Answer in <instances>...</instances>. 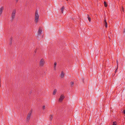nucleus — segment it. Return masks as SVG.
Listing matches in <instances>:
<instances>
[{
    "instance_id": "1",
    "label": "nucleus",
    "mask_w": 125,
    "mask_h": 125,
    "mask_svg": "<svg viewBox=\"0 0 125 125\" xmlns=\"http://www.w3.org/2000/svg\"><path fill=\"white\" fill-rule=\"evenodd\" d=\"M39 15L38 14V10H36L35 13L34 21L35 23H37L39 20Z\"/></svg>"
},
{
    "instance_id": "2",
    "label": "nucleus",
    "mask_w": 125,
    "mask_h": 125,
    "mask_svg": "<svg viewBox=\"0 0 125 125\" xmlns=\"http://www.w3.org/2000/svg\"><path fill=\"white\" fill-rule=\"evenodd\" d=\"M45 61L43 58L41 59L39 62V65L40 67H43L45 63Z\"/></svg>"
},
{
    "instance_id": "3",
    "label": "nucleus",
    "mask_w": 125,
    "mask_h": 125,
    "mask_svg": "<svg viewBox=\"0 0 125 125\" xmlns=\"http://www.w3.org/2000/svg\"><path fill=\"white\" fill-rule=\"evenodd\" d=\"M32 112V110H31L28 114L26 119V120L28 122L30 120Z\"/></svg>"
},
{
    "instance_id": "4",
    "label": "nucleus",
    "mask_w": 125,
    "mask_h": 125,
    "mask_svg": "<svg viewBox=\"0 0 125 125\" xmlns=\"http://www.w3.org/2000/svg\"><path fill=\"white\" fill-rule=\"evenodd\" d=\"M64 98L65 96L63 94H61L58 99L59 102V103L62 102L64 99Z\"/></svg>"
},
{
    "instance_id": "5",
    "label": "nucleus",
    "mask_w": 125,
    "mask_h": 125,
    "mask_svg": "<svg viewBox=\"0 0 125 125\" xmlns=\"http://www.w3.org/2000/svg\"><path fill=\"white\" fill-rule=\"evenodd\" d=\"M16 13V10L15 9H14L12 11L11 14V18L13 19L15 17Z\"/></svg>"
},
{
    "instance_id": "6",
    "label": "nucleus",
    "mask_w": 125,
    "mask_h": 125,
    "mask_svg": "<svg viewBox=\"0 0 125 125\" xmlns=\"http://www.w3.org/2000/svg\"><path fill=\"white\" fill-rule=\"evenodd\" d=\"M42 31V27H40L39 28L38 32L37 35H40L41 34Z\"/></svg>"
},
{
    "instance_id": "7",
    "label": "nucleus",
    "mask_w": 125,
    "mask_h": 125,
    "mask_svg": "<svg viewBox=\"0 0 125 125\" xmlns=\"http://www.w3.org/2000/svg\"><path fill=\"white\" fill-rule=\"evenodd\" d=\"M65 75V73L63 71H62L60 75V77L61 78H64Z\"/></svg>"
},
{
    "instance_id": "8",
    "label": "nucleus",
    "mask_w": 125,
    "mask_h": 125,
    "mask_svg": "<svg viewBox=\"0 0 125 125\" xmlns=\"http://www.w3.org/2000/svg\"><path fill=\"white\" fill-rule=\"evenodd\" d=\"M65 7L64 6H63L61 7L60 8V10L61 13L62 14H63V13L64 10L65 9Z\"/></svg>"
},
{
    "instance_id": "9",
    "label": "nucleus",
    "mask_w": 125,
    "mask_h": 125,
    "mask_svg": "<svg viewBox=\"0 0 125 125\" xmlns=\"http://www.w3.org/2000/svg\"><path fill=\"white\" fill-rule=\"evenodd\" d=\"M3 9L4 7L3 6L1 7L0 8V15L2 14Z\"/></svg>"
},
{
    "instance_id": "10",
    "label": "nucleus",
    "mask_w": 125,
    "mask_h": 125,
    "mask_svg": "<svg viewBox=\"0 0 125 125\" xmlns=\"http://www.w3.org/2000/svg\"><path fill=\"white\" fill-rule=\"evenodd\" d=\"M57 92V90L56 89H54L53 91V92L52 93V94L53 95H55L56 94Z\"/></svg>"
},
{
    "instance_id": "11",
    "label": "nucleus",
    "mask_w": 125,
    "mask_h": 125,
    "mask_svg": "<svg viewBox=\"0 0 125 125\" xmlns=\"http://www.w3.org/2000/svg\"><path fill=\"white\" fill-rule=\"evenodd\" d=\"M104 24L105 25V27L106 28L107 27V23L106 21V20H104Z\"/></svg>"
},
{
    "instance_id": "12",
    "label": "nucleus",
    "mask_w": 125,
    "mask_h": 125,
    "mask_svg": "<svg viewBox=\"0 0 125 125\" xmlns=\"http://www.w3.org/2000/svg\"><path fill=\"white\" fill-rule=\"evenodd\" d=\"M74 84V82L73 81L71 82L70 83V84L71 86L72 87H73Z\"/></svg>"
},
{
    "instance_id": "13",
    "label": "nucleus",
    "mask_w": 125,
    "mask_h": 125,
    "mask_svg": "<svg viewBox=\"0 0 125 125\" xmlns=\"http://www.w3.org/2000/svg\"><path fill=\"white\" fill-rule=\"evenodd\" d=\"M53 117V115H51L50 116V118L51 120H52Z\"/></svg>"
},
{
    "instance_id": "14",
    "label": "nucleus",
    "mask_w": 125,
    "mask_h": 125,
    "mask_svg": "<svg viewBox=\"0 0 125 125\" xmlns=\"http://www.w3.org/2000/svg\"><path fill=\"white\" fill-rule=\"evenodd\" d=\"M56 65H57V63H56V62H55L54 63V68L55 69V68H56Z\"/></svg>"
},
{
    "instance_id": "15",
    "label": "nucleus",
    "mask_w": 125,
    "mask_h": 125,
    "mask_svg": "<svg viewBox=\"0 0 125 125\" xmlns=\"http://www.w3.org/2000/svg\"><path fill=\"white\" fill-rule=\"evenodd\" d=\"M104 5L105 7L107 6V5L106 2L105 1H104Z\"/></svg>"
},
{
    "instance_id": "16",
    "label": "nucleus",
    "mask_w": 125,
    "mask_h": 125,
    "mask_svg": "<svg viewBox=\"0 0 125 125\" xmlns=\"http://www.w3.org/2000/svg\"><path fill=\"white\" fill-rule=\"evenodd\" d=\"M42 109L43 110H44L45 109V105H43L42 107Z\"/></svg>"
},
{
    "instance_id": "17",
    "label": "nucleus",
    "mask_w": 125,
    "mask_h": 125,
    "mask_svg": "<svg viewBox=\"0 0 125 125\" xmlns=\"http://www.w3.org/2000/svg\"><path fill=\"white\" fill-rule=\"evenodd\" d=\"M88 18L89 21L90 22L91 20V18L89 17H88Z\"/></svg>"
},
{
    "instance_id": "18",
    "label": "nucleus",
    "mask_w": 125,
    "mask_h": 125,
    "mask_svg": "<svg viewBox=\"0 0 125 125\" xmlns=\"http://www.w3.org/2000/svg\"><path fill=\"white\" fill-rule=\"evenodd\" d=\"M116 123L115 122H114L113 123V125H116Z\"/></svg>"
},
{
    "instance_id": "19",
    "label": "nucleus",
    "mask_w": 125,
    "mask_h": 125,
    "mask_svg": "<svg viewBox=\"0 0 125 125\" xmlns=\"http://www.w3.org/2000/svg\"><path fill=\"white\" fill-rule=\"evenodd\" d=\"M117 68H118V67H117L115 71V73H116L117 72Z\"/></svg>"
},
{
    "instance_id": "20",
    "label": "nucleus",
    "mask_w": 125,
    "mask_h": 125,
    "mask_svg": "<svg viewBox=\"0 0 125 125\" xmlns=\"http://www.w3.org/2000/svg\"><path fill=\"white\" fill-rule=\"evenodd\" d=\"M122 11H124V8H123V7H122Z\"/></svg>"
},
{
    "instance_id": "21",
    "label": "nucleus",
    "mask_w": 125,
    "mask_h": 125,
    "mask_svg": "<svg viewBox=\"0 0 125 125\" xmlns=\"http://www.w3.org/2000/svg\"><path fill=\"white\" fill-rule=\"evenodd\" d=\"M117 67H118V61L117 60Z\"/></svg>"
},
{
    "instance_id": "22",
    "label": "nucleus",
    "mask_w": 125,
    "mask_h": 125,
    "mask_svg": "<svg viewBox=\"0 0 125 125\" xmlns=\"http://www.w3.org/2000/svg\"><path fill=\"white\" fill-rule=\"evenodd\" d=\"M123 113L125 114V110H124L123 111Z\"/></svg>"
},
{
    "instance_id": "23",
    "label": "nucleus",
    "mask_w": 125,
    "mask_h": 125,
    "mask_svg": "<svg viewBox=\"0 0 125 125\" xmlns=\"http://www.w3.org/2000/svg\"><path fill=\"white\" fill-rule=\"evenodd\" d=\"M15 0L16 2H17L19 1V0Z\"/></svg>"
},
{
    "instance_id": "24",
    "label": "nucleus",
    "mask_w": 125,
    "mask_h": 125,
    "mask_svg": "<svg viewBox=\"0 0 125 125\" xmlns=\"http://www.w3.org/2000/svg\"><path fill=\"white\" fill-rule=\"evenodd\" d=\"M10 39L11 41L12 40V37Z\"/></svg>"
},
{
    "instance_id": "25",
    "label": "nucleus",
    "mask_w": 125,
    "mask_h": 125,
    "mask_svg": "<svg viewBox=\"0 0 125 125\" xmlns=\"http://www.w3.org/2000/svg\"><path fill=\"white\" fill-rule=\"evenodd\" d=\"M67 1H68V0H66Z\"/></svg>"
}]
</instances>
